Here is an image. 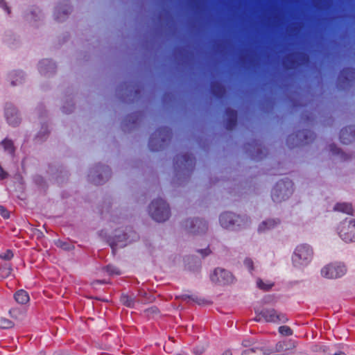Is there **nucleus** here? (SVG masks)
Here are the masks:
<instances>
[{
    "label": "nucleus",
    "mask_w": 355,
    "mask_h": 355,
    "mask_svg": "<svg viewBox=\"0 0 355 355\" xmlns=\"http://www.w3.org/2000/svg\"><path fill=\"white\" fill-rule=\"evenodd\" d=\"M242 355H264V352L261 348L256 347L244 350Z\"/></svg>",
    "instance_id": "36"
},
{
    "label": "nucleus",
    "mask_w": 355,
    "mask_h": 355,
    "mask_svg": "<svg viewBox=\"0 0 355 355\" xmlns=\"http://www.w3.org/2000/svg\"><path fill=\"white\" fill-rule=\"evenodd\" d=\"M225 114L226 116L225 127L227 130H232L237 124L238 112L236 110L227 107L225 109Z\"/></svg>",
    "instance_id": "21"
},
{
    "label": "nucleus",
    "mask_w": 355,
    "mask_h": 355,
    "mask_svg": "<svg viewBox=\"0 0 355 355\" xmlns=\"http://www.w3.org/2000/svg\"><path fill=\"white\" fill-rule=\"evenodd\" d=\"M4 116L7 123L12 126H18L21 118L17 108L11 103H6L4 107Z\"/></svg>",
    "instance_id": "18"
},
{
    "label": "nucleus",
    "mask_w": 355,
    "mask_h": 355,
    "mask_svg": "<svg viewBox=\"0 0 355 355\" xmlns=\"http://www.w3.org/2000/svg\"><path fill=\"white\" fill-rule=\"evenodd\" d=\"M202 352H203V349H201V351H200V352L196 351V353H202Z\"/></svg>",
    "instance_id": "60"
},
{
    "label": "nucleus",
    "mask_w": 355,
    "mask_h": 355,
    "mask_svg": "<svg viewBox=\"0 0 355 355\" xmlns=\"http://www.w3.org/2000/svg\"><path fill=\"white\" fill-rule=\"evenodd\" d=\"M1 258L5 260H10L13 257V253L10 250H7L6 252L0 255Z\"/></svg>",
    "instance_id": "45"
},
{
    "label": "nucleus",
    "mask_w": 355,
    "mask_h": 355,
    "mask_svg": "<svg viewBox=\"0 0 355 355\" xmlns=\"http://www.w3.org/2000/svg\"><path fill=\"white\" fill-rule=\"evenodd\" d=\"M15 299L17 302L21 304H25L29 301L30 297L26 291L24 290H19L15 294Z\"/></svg>",
    "instance_id": "32"
},
{
    "label": "nucleus",
    "mask_w": 355,
    "mask_h": 355,
    "mask_svg": "<svg viewBox=\"0 0 355 355\" xmlns=\"http://www.w3.org/2000/svg\"><path fill=\"white\" fill-rule=\"evenodd\" d=\"M0 8L3 9L8 15L11 14V9L5 0H0Z\"/></svg>",
    "instance_id": "42"
},
{
    "label": "nucleus",
    "mask_w": 355,
    "mask_h": 355,
    "mask_svg": "<svg viewBox=\"0 0 355 355\" xmlns=\"http://www.w3.org/2000/svg\"><path fill=\"white\" fill-rule=\"evenodd\" d=\"M223 355H232V353L230 352L227 351V352H224L223 354Z\"/></svg>",
    "instance_id": "56"
},
{
    "label": "nucleus",
    "mask_w": 355,
    "mask_h": 355,
    "mask_svg": "<svg viewBox=\"0 0 355 355\" xmlns=\"http://www.w3.org/2000/svg\"><path fill=\"white\" fill-rule=\"evenodd\" d=\"M279 332L282 336H291L293 330L288 326H281L279 327Z\"/></svg>",
    "instance_id": "40"
},
{
    "label": "nucleus",
    "mask_w": 355,
    "mask_h": 355,
    "mask_svg": "<svg viewBox=\"0 0 355 355\" xmlns=\"http://www.w3.org/2000/svg\"><path fill=\"white\" fill-rule=\"evenodd\" d=\"M153 200H163L161 196H158L157 198H153Z\"/></svg>",
    "instance_id": "58"
},
{
    "label": "nucleus",
    "mask_w": 355,
    "mask_h": 355,
    "mask_svg": "<svg viewBox=\"0 0 355 355\" xmlns=\"http://www.w3.org/2000/svg\"><path fill=\"white\" fill-rule=\"evenodd\" d=\"M251 344H252V341L250 340H244L243 341V345L244 347H250L251 345Z\"/></svg>",
    "instance_id": "53"
},
{
    "label": "nucleus",
    "mask_w": 355,
    "mask_h": 355,
    "mask_svg": "<svg viewBox=\"0 0 355 355\" xmlns=\"http://www.w3.org/2000/svg\"><path fill=\"white\" fill-rule=\"evenodd\" d=\"M183 228L189 233L193 234H201L208 230V223L206 220L198 218H188L182 223Z\"/></svg>",
    "instance_id": "14"
},
{
    "label": "nucleus",
    "mask_w": 355,
    "mask_h": 355,
    "mask_svg": "<svg viewBox=\"0 0 355 355\" xmlns=\"http://www.w3.org/2000/svg\"><path fill=\"white\" fill-rule=\"evenodd\" d=\"M196 166V158L191 153L176 155L173 158V167L176 183L182 184L191 177Z\"/></svg>",
    "instance_id": "1"
},
{
    "label": "nucleus",
    "mask_w": 355,
    "mask_h": 355,
    "mask_svg": "<svg viewBox=\"0 0 355 355\" xmlns=\"http://www.w3.org/2000/svg\"><path fill=\"white\" fill-rule=\"evenodd\" d=\"M334 355H345V353L340 352L338 353H335Z\"/></svg>",
    "instance_id": "57"
},
{
    "label": "nucleus",
    "mask_w": 355,
    "mask_h": 355,
    "mask_svg": "<svg viewBox=\"0 0 355 355\" xmlns=\"http://www.w3.org/2000/svg\"><path fill=\"white\" fill-rule=\"evenodd\" d=\"M144 112L137 111L127 114L121 122V129L125 132H129L137 127L144 117Z\"/></svg>",
    "instance_id": "17"
},
{
    "label": "nucleus",
    "mask_w": 355,
    "mask_h": 355,
    "mask_svg": "<svg viewBox=\"0 0 355 355\" xmlns=\"http://www.w3.org/2000/svg\"><path fill=\"white\" fill-rule=\"evenodd\" d=\"M26 18L27 20L36 22L42 19L43 14L38 7L33 6L26 14Z\"/></svg>",
    "instance_id": "27"
},
{
    "label": "nucleus",
    "mask_w": 355,
    "mask_h": 355,
    "mask_svg": "<svg viewBox=\"0 0 355 355\" xmlns=\"http://www.w3.org/2000/svg\"><path fill=\"white\" fill-rule=\"evenodd\" d=\"M150 217L158 223L167 220L171 216V209L167 201H152L148 209Z\"/></svg>",
    "instance_id": "8"
},
{
    "label": "nucleus",
    "mask_w": 355,
    "mask_h": 355,
    "mask_svg": "<svg viewBox=\"0 0 355 355\" xmlns=\"http://www.w3.org/2000/svg\"><path fill=\"white\" fill-rule=\"evenodd\" d=\"M345 266L340 262L329 263L321 269V275L327 279H336L343 276L346 272Z\"/></svg>",
    "instance_id": "15"
},
{
    "label": "nucleus",
    "mask_w": 355,
    "mask_h": 355,
    "mask_svg": "<svg viewBox=\"0 0 355 355\" xmlns=\"http://www.w3.org/2000/svg\"><path fill=\"white\" fill-rule=\"evenodd\" d=\"M256 317L254 320L256 322L264 321L270 323H286L288 319L287 316L273 308H256Z\"/></svg>",
    "instance_id": "6"
},
{
    "label": "nucleus",
    "mask_w": 355,
    "mask_h": 355,
    "mask_svg": "<svg viewBox=\"0 0 355 355\" xmlns=\"http://www.w3.org/2000/svg\"><path fill=\"white\" fill-rule=\"evenodd\" d=\"M212 283L218 285H227L234 282V277L231 272L222 268H216L210 275Z\"/></svg>",
    "instance_id": "16"
},
{
    "label": "nucleus",
    "mask_w": 355,
    "mask_h": 355,
    "mask_svg": "<svg viewBox=\"0 0 355 355\" xmlns=\"http://www.w3.org/2000/svg\"><path fill=\"white\" fill-rule=\"evenodd\" d=\"M53 178L58 184H62L69 178V173L62 166L58 169L56 173H53Z\"/></svg>",
    "instance_id": "30"
},
{
    "label": "nucleus",
    "mask_w": 355,
    "mask_h": 355,
    "mask_svg": "<svg viewBox=\"0 0 355 355\" xmlns=\"http://www.w3.org/2000/svg\"><path fill=\"white\" fill-rule=\"evenodd\" d=\"M219 222L223 228L228 230L243 228L248 227L250 223L248 217L236 215L229 211L223 212L220 215Z\"/></svg>",
    "instance_id": "5"
},
{
    "label": "nucleus",
    "mask_w": 355,
    "mask_h": 355,
    "mask_svg": "<svg viewBox=\"0 0 355 355\" xmlns=\"http://www.w3.org/2000/svg\"><path fill=\"white\" fill-rule=\"evenodd\" d=\"M315 138L316 135L313 131L304 129L289 135L286 138V145L289 148L300 147L312 143Z\"/></svg>",
    "instance_id": "7"
},
{
    "label": "nucleus",
    "mask_w": 355,
    "mask_h": 355,
    "mask_svg": "<svg viewBox=\"0 0 355 355\" xmlns=\"http://www.w3.org/2000/svg\"><path fill=\"white\" fill-rule=\"evenodd\" d=\"M257 286L263 291H268L273 286V283L270 281H263L261 279L257 280Z\"/></svg>",
    "instance_id": "35"
},
{
    "label": "nucleus",
    "mask_w": 355,
    "mask_h": 355,
    "mask_svg": "<svg viewBox=\"0 0 355 355\" xmlns=\"http://www.w3.org/2000/svg\"><path fill=\"white\" fill-rule=\"evenodd\" d=\"M37 111H38L40 117H42V116H45L46 110L44 109V107L42 105H40L38 106Z\"/></svg>",
    "instance_id": "50"
},
{
    "label": "nucleus",
    "mask_w": 355,
    "mask_h": 355,
    "mask_svg": "<svg viewBox=\"0 0 355 355\" xmlns=\"http://www.w3.org/2000/svg\"><path fill=\"white\" fill-rule=\"evenodd\" d=\"M280 221L277 219H268L263 220L259 224L258 232L259 233H266L277 227Z\"/></svg>",
    "instance_id": "25"
},
{
    "label": "nucleus",
    "mask_w": 355,
    "mask_h": 355,
    "mask_svg": "<svg viewBox=\"0 0 355 355\" xmlns=\"http://www.w3.org/2000/svg\"><path fill=\"white\" fill-rule=\"evenodd\" d=\"M340 141L344 144H349L355 140V126L348 125L341 129Z\"/></svg>",
    "instance_id": "22"
},
{
    "label": "nucleus",
    "mask_w": 355,
    "mask_h": 355,
    "mask_svg": "<svg viewBox=\"0 0 355 355\" xmlns=\"http://www.w3.org/2000/svg\"><path fill=\"white\" fill-rule=\"evenodd\" d=\"M49 133L50 131L49 130L47 124L43 123L42 125L40 130L35 136V140L36 141V142H43L48 138Z\"/></svg>",
    "instance_id": "31"
},
{
    "label": "nucleus",
    "mask_w": 355,
    "mask_h": 355,
    "mask_svg": "<svg viewBox=\"0 0 355 355\" xmlns=\"http://www.w3.org/2000/svg\"><path fill=\"white\" fill-rule=\"evenodd\" d=\"M143 86L137 80H130L121 83L116 89L118 98L125 103L132 104L141 98Z\"/></svg>",
    "instance_id": "2"
},
{
    "label": "nucleus",
    "mask_w": 355,
    "mask_h": 355,
    "mask_svg": "<svg viewBox=\"0 0 355 355\" xmlns=\"http://www.w3.org/2000/svg\"><path fill=\"white\" fill-rule=\"evenodd\" d=\"M329 150L334 155L338 156L342 161H347L352 158V155L345 153L336 144H331L329 145Z\"/></svg>",
    "instance_id": "28"
},
{
    "label": "nucleus",
    "mask_w": 355,
    "mask_h": 355,
    "mask_svg": "<svg viewBox=\"0 0 355 355\" xmlns=\"http://www.w3.org/2000/svg\"><path fill=\"white\" fill-rule=\"evenodd\" d=\"M8 173L4 171L2 167L0 166V179L4 180L8 177Z\"/></svg>",
    "instance_id": "52"
},
{
    "label": "nucleus",
    "mask_w": 355,
    "mask_h": 355,
    "mask_svg": "<svg viewBox=\"0 0 355 355\" xmlns=\"http://www.w3.org/2000/svg\"><path fill=\"white\" fill-rule=\"evenodd\" d=\"M340 238L346 243L355 242V219L345 218L337 227Z\"/></svg>",
    "instance_id": "11"
},
{
    "label": "nucleus",
    "mask_w": 355,
    "mask_h": 355,
    "mask_svg": "<svg viewBox=\"0 0 355 355\" xmlns=\"http://www.w3.org/2000/svg\"><path fill=\"white\" fill-rule=\"evenodd\" d=\"M202 352H203V349H201V351H200V352L196 351V353H202Z\"/></svg>",
    "instance_id": "59"
},
{
    "label": "nucleus",
    "mask_w": 355,
    "mask_h": 355,
    "mask_svg": "<svg viewBox=\"0 0 355 355\" xmlns=\"http://www.w3.org/2000/svg\"><path fill=\"white\" fill-rule=\"evenodd\" d=\"M301 119L304 122H307V123L312 122L313 120V117L310 114H302Z\"/></svg>",
    "instance_id": "48"
},
{
    "label": "nucleus",
    "mask_w": 355,
    "mask_h": 355,
    "mask_svg": "<svg viewBox=\"0 0 355 355\" xmlns=\"http://www.w3.org/2000/svg\"><path fill=\"white\" fill-rule=\"evenodd\" d=\"M243 149L252 159L261 160L268 153L267 149L262 145L259 139H253L243 144Z\"/></svg>",
    "instance_id": "12"
},
{
    "label": "nucleus",
    "mask_w": 355,
    "mask_h": 355,
    "mask_svg": "<svg viewBox=\"0 0 355 355\" xmlns=\"http://www.w3.org/2000/svg\"><path fill=\"white\" fill-rule=\"evenodd\" d=\"M355 83V69L346 67L340 70L336 80V87L340 90L349 89Z\"/></svg>",
    "instance_id": "13"
},
{
    "label": "nucleus",
    "mask_w": 355,
    "mask_h": 355,
    "mask_svg": "<svg viewBox=\"0 0 355 355\" xmlns=\"http://www.w3.org/2000/svg\"><path fill=\"white\" fill-rule=\"evenodd\" d=\"M111 168L104 164H98L92 168L88 173V181L96 185L104 184L111 177Z\"/></svg>",
    "instance_id": "9"
},
{
    "label": "nucleus",
    "mask_w": 355,
    "mask_h": 355,
    "mask_svg": "<svg viewBox=\"0 0 355 355\" xmlns=\"http://www.w3.org/2000/svg\"><path fill=\"white\" fill-rule=\"evenodd\" d=\"M293 183L289 178H284L278 181L271 191L272 200H288L293 193Z\"/></svg>",
    "instance_id": "10"
},
{
    "label": "nucleus",
    "mask_w": 355,
    "mask_h": 355,
    "mask_svg": "<svg viewBox=\"0 0 355 355\" xmlns=\"http://www.w3.org/2000/svg\"><path fill=\"white\" fill-rule=\"evenodd\" d=\"M121 302L125 306L128 307H132L134 304L135 300L133 298L127 295H122V296L121 297Z\"/></svg>",
    "instance_id": "38"
},
{
    "label": "nucleus",
    "mask_w": 355,
    "mask_h": 355,
    "mask_svg": "<svg viewBox=\"0 0 355 355\" xmlns=\"http://www.w3.org/2000/svg\"><path fill=\"white\" fill-rule=\"evenodd\" d=\"M34 183L41 189L45 191L47 184L44 178L40 175H35L33 178Z\"/></svg>",
    "instance_id": "34"
},
{
    "label": "nucleus",
    "mask_w": 355,
    "mask_h": 355,
    "mask_svg": "<svg viewBox=\"0 0 355 355\" xmlns=\"http://www.w3.org/2000/svg\"><path fill=\"white\" fill-rule=\"evenodd\" d=\"M290 62H291V64H293V63L294 62V61H293L292 59H291V60H290Z\"/></svg>",
    "instance_id": "61"
},
{
    "label": "nucleus",
    "mask_w": 355,
    "mask_h": 355,
    "mask_svg": "<svg viewBox=\"0 0 355 355\" xmlns=\"http://www.w3.org/2000/svg\"><path fill=\"white\" fill-rule=\"evenodd\" d=\"M121 241H122L121 240V237H120V236H119V239H118L117 241L111 242L110 243V246L112 248V250H115V249L117 247L122 248V247L125 246V244L121 243Z\"/></svg>",
    "instance_id": "43"
},
{
    "label": "nucleus",
    "mask_w": 355,
    "mask_h": 355,
    "mask_svg": "<svg viewBox=\"0 0 355 355\" xmlns=\"http://www.w3.org/2000/svg\"><path fill=\"white\" fill-rule=\"evenodd\" d=\"M183 48H179L178 49V53L179 55H182V52H183Z\"/></svg>",
    "instance_id": "55"
},
{
    "label": "nucleus",
    "mask_w": 355,
    "mask_h": 355,
    "mask_svg": "<svg viewBox=\"0 0 355 355\" xmlns=\"http://www.w3.org/2000/svg\"><path fill=\"white\" fill-rule=\"evenodd\" d=\"M11 267L9 264H4L0 268V277L1 278H6L8 277L10 273H11Z\"/></svg>",
    "instance_id": "37"
},
{
    "label": "nucleus",
    "mask_w": 355,
    "mask_h": 355,
    "mask_svg": "<svg viewBox=\"0 0 355 355\" xmlns=\"http://www.w3.org/2000/svg\"><path fill=\"white\" fill-rule=\"evenodd\" d=\"M0 214L4 218H8L10 216L9 211L6 208H4L3 206H0Z\"/></svg>",
    "instance_id": "46"
},
{
    "label": "nucleus",
    "mask_w": 355,
    "mask_h": 355,
    "mask_svg": "<svg viewBox=\"0 0 355 355\" xmlns=\"http://www.w3.org/2000/svg\"><path fill=\"white\" fill-rule=\"evenodd\" d=\"M335 211L352 215L354 208L352 203L347 201H337L333 207Z\"/></svg>",
    "instance_id": "24"
},
{
    "label": "nucleus",
    "mask_w": 355,
    "mask_h": 355,
    "mask_svg": "<svg viewBox=\"0 0 355 355\" xmlns=\"http://www.w3.org/2000/svg\"><path fill=\"white\" fill-rule=\"evenodd\" d=\"M170 93H165L163 96L162 101L164 102L166 101V97H170Z\"/></svg>",
    "instance_id": "54"
},
{
    "label": "nucleus",
    "mask_w": 355,
    "mask_h": 355,
    "mask_svg": "<svg viewBox=\"0 0 355 355\" xmlns=\"http://www.w3.org/2000/svg\"><path fill=\"white\" fill-rule=\"evenodd\" d=\"M286 343L284 342H279L276 345V350L278 352L284 351L286 349Z\"/></svg>",
    "instance_id": "47"
},
{
    "label": "nucleus",
    "mask_w": 355,
    "mask_h": 355,
    "mask_svg": "<svg viewBox=\"0 0 355 355\" xmlns=\"http://www.w3.org/2000/svg\"><path fill=\"white\" fill-rule=\"evenodd\" d=\"M178 298H180L183 301H189V300H192L193 301H195L196 299L193 296L187 295H183L180 297H178Z\"/></svg>",
    "instance_id": "51"
},
{
    "label": "nucleus",
    "mask_w": 355,
    "mask_h": 355,
    "mask_svg": "<svg viewBox=\"0 0 355 355\" xmlns=\"http://www.w3.org/2000/svg\"><path fill=\"white\" fill-rule=\"evenodd\" d=\"M25 75L22 71L13 70L8 74V79L12 86H17L23 83L24 80Z\"/></svg>",
    "instance_id": "26"
},
{
    "label": "nucleus",
    "mask_w": 355,
    "mask_h": 355,
    "mask_svg": "<svg viewBox=\"0 0 355 355\" xmlns=\"http://www.w3.org/2000/svg\"><path fill=\"white\" fill-rule=\"evenodd\" d=\"M313 257L312 248L307 244H300L295 248L292 254V264L296 268L303 269L311 262Z\"/></svg>",
    "instance_id": "4"
},
{
    "label": "nucleus",
    "mask_w": 355,
    "mask_h": 355,
    "mask_svg": "<svg viewBox=\"0 0 355 355\" xmlns=\"http://www.w3.org/2000/svg\"><path fill=\"white\" fill-rule=\"evenodd\" d=\"M210 92L215 98L220 99L225 94V88L220 81L213 80L210 83Z\"/></svg>",
    "instance_id": "23"
},
{
    "label": "nucleus",
    "mask_w": 355,
    "mask_h": 355,
    "mask_svg": "<svg viewBox=\"0 0 355 355\" xmlns=\"http://www.w3.org/2000/svg\"><path fill=\"white\" fill-rule=\"evenodd\" d=\"M0 145L3 147L5 153H6L7 154L10 155L12 157L15 155L16 148L12 139L6 137L0 142Z\"/></svg>",
    "instance_id": "29"
},
{
    "label": "nucleus",
    "mask_w": 355,
    "mask_h": 355,
    "mask_svg": "<svg viewBox=\"0 0 355 355\" xmlns=\"http://www.w3.org/2000/svg\"><path fill=\"white\" fill-rule=\"evenodd\" d=\"M106 271L110 275H114V274L119 275V270L115 266H107L106 267Z\"/></svg>",
    "instance_id": "44"
},
{
    "label": "nucleus",
    "mask_w": 355,
    "mask_h": 355,
    "mask_svg": "<svg viewBox=\"0 0 355 355\" xmlns=\"http://www.w3.org/2000/svg\"><path fill=\"white\" fill-rule=\"evenodd\" d=\"M75 108L74 103L73 102L72 98L67 99L64 105L62 106V111L65 114H71Z\"/></svg>",
    "instance_id": "33"
},
{
    "label": "nucleus",
    "mask_w": 355,
    "mask_h": 355,
    "mask_svg": "<svg viewBox=\"0 0 355 355\" xmlns=\"http://www.w3.org/2000/svg\"><path fill=\"white\" fill-rule=\"evenodd\" d=\"M13 326V323L8 319H6L3 317H0V328L1 329H7L12 327Z\"/></svg>",
    "instance_id": "39"
},
{
    "label": "nucleus",
    "mask_w": 355,
    "mask_h": 355,
    "mask_svg": "<svg viewBox=\"0 0 355 355\" xmlns=\"http://www.w3.org/2000/svg\"><path fill=\"white\" fill-rule=\"evenodd\" d=\"M243 264L250 272H252L254 270V261L252 259L245 258L243 261Z\"/></svg>",
    "instance_id": "41"
},
{
    "label": "nucleus",
    "mask_w": 355,
    "mask_h": 355,
    "mask_svg": "<svg viewBox=\"0 0 355 355\" xmlns=\"http://www.w3.org/2000/svg\"><path fill=\"white\" fill-rule=\"evenodd\" d=\"M72 11V7L68 0H64L62 3H59L54 10V18L58 22L64 21Z\"/></svg>",
    "instance_id": "19"
},
{
    "label": "nucleus",
    "mask_w": 355,
    "mask_h": 355,
    "mask_svg": "<svg viewBox=\"0 0 355 355\" xmlns=\"http://www.w3.org/2000/svg\"><path fill=\"white\" fill-rule=\"evenodd\" d=\"M173 136L172 130L168 126H161L150 136L148 147L151 151L157 152L163 150L171 141Z\"/></svg>",
    "instance_id": "3"
},
{
    "label": "nucleus",
    "mask_w": 355,
    "mask_h": 355,
    "mask_svg": "<svg viewBox=\"0 0 355 355\" xmlns=\"http://www.w3.org/2000/svg\"><path fill=\"white\" fill-rule=\"evenodd\" d=\"M57 66L55 62L49 59H43L38 64L40 73L44 76H51L56 71Z\"/></svg>",
    "instance_id": "20"
},
{
    "label": "nucleus",
    "mask_w": 355,
    "mask_h": 355,
    "mask_svg": "<svg viewBox=\"0 0 355 355\" xmlns=\"http://www.w3.org/2000/svg\"><path fill=\"white\" fill-rule=\"evenodd\" d=\"M147 315L148 316L152 315L153 316L155 314L157 313V309L156 307H151L148 309L147 311Z\"/></svg>",
    "instance_id": "49"
}]
</instances>
